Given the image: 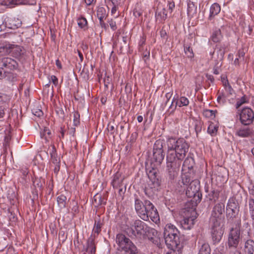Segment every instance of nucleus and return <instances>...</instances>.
I'll use <instances>...</instances> for the list:
<instances>
[{
	"mask_svg": "<svg viewBox=\"0 0 254 254\" xmlns=\"http://www.w3.org/2000/svg\"><path fill=\"white\" fill-rule=\"evenodd\" d=\"M77 52H78L79 57L80 58V61L81 62H82L83 60V56L82 53L80 51H79V50H77Z\"/></svg>",
	"mask_w": 254,
	"mask_h": 254,
	"instance_id": "69168bd1",
	"label": "nucleus"
},
{
	"mask_svg": "<svg viewBox=\"0 0 254 254\" xmlns=\"http://www.w3.org/2000/svg\"><path fill=\"white\" fill-rule=\"evenodd\" d=\"M244 251L246 254H254V241L251 239L245 243Z\"/></svg>",
	"mask_w": 254,
	"mask_h": 254,
	"instance_id": "5701e85b",
	"label": "nucleus"
},
{
	"mask_svg": "<svg viewBox=\"0 0 254 254\" xmlns=\"http://www.w3.org/2000/svg\"><path fill=\"white\" fill-rule=\"evenodd\" d=\"M218 126L217 124L211 123L207 128V132L211 136L215 135L217 132Z\"/></svg>",
	"mask_w": 254,
	"mask_h": 254,
	"instance_id": "2f4dec72",
	"label": "nucleus"
},
{
	"mask_svg": "<svg viewBox=\"0 0 254 254\" xmlns=\"http://www.w3.org/2000/svg\"><path fill=\"white\" fill-rule=\"evenodd\" d=\"M123 179L122 177L121 174L117 172L114 176L112 181V185L114 188H119L122 186Z\"/></svg>",
	"mask_w": 254,
	"mask_h": 254,
	"instance_id": "4be33fe9",
	"label": "nucleus"
},
{
	"mask_svg": "<svg viewBox=\"0 0 254 254\" xmlns=\"http://www.w3.org/2000/svg\"><path fill=\"white\" fill-rule=\"evenodd\" d=\"M216 111H213L211 110H205L203 112V115L207 118H210L213 119L215 117V113Z\"/></svg>",
	"mask_w": 254,
	"mask_h": 254,
	"instance_id": "58836bf2",
	"label": "nucleus"
},
{
	"mask_svg": "<svg viewBox=\"0 0 254 254\" xmlns=\"http://www.w3.org/2000/svg\"><path fill=\"white\" fill-rule=\"evenodd\" d=\"M114 5V6L112 7V9H111V13L112 14H115L117 10V4H113Z\"/></svg>",
	"mask_w": 254,
	"mask_h": 254,
	"instance_id": "052dcab7",
	"label": "nucleus"
},
{
	"mask_svg": "<svg viewBox=\"0 0 254 254\" xmlns=\"http://www.w3.org/2000/svg\"><path fill=\"white\" fill-rule=\"evenodd\" d=\"M5 108L4 105L0 106V118H3L5 115Z\"/></svg>",
	"mask_w": 254,
	"mask_h": 254,
	"instance_id": "603ef678",
	"label": "nucleus"
},
{
	"mask_svg": "<svg viewBox=\"0 0 254 254\" xmlns=\"http://www.w3.org/2000/svg\"><path fill=\"white\" fill-rule=\"evenodd\" d=\"M10 47L7 45L0 46V56L10 53L11 52Z\"/></svg>",
	"mask_w": 254,
	"mask_h": 254,
	"instance_id": "ea45409f",
	"label": "nucleus"
},
{
	"mask_svg": "<svg viewBox=\"0 0 254 254\" xmlns=\"http://www.w3.org/2000/svg\"><path fill=\"white\" fill-rule=\"evenodd\" d=\"M153 159H164L165 154L163 150V143L160 140H157L153 146Z\"/></svg>",
	"mask_w": 254,
	"mask_h": 254,
	"instance_id": "4468645a",
	"label": "nucleus"
},
{
	"mask_svg": "<svg viewBox=\"0 0 254 254\" xmlns=\"http://www.w3.org/2000/svg\"><path fill=\"white\" fill-rule=\"evenodd\" d=\"M150 56L149 52H147L145 54H143V58L144 59V62H146V59H148Z\"/></svg>",
	"mask_w": 254,
	"mask_h": 254,
	"instance_id": "0e129e2a",
	"label": "nucleus"
},
{
	"mask_svg": "<svg viewBox=\"0 0 254 254\" xmlns=\"http://www.w3.org/2000/svg\"><path fill=\"white\" fill-rule=\"evenodd\" d=\"M249 192L252 195H254V185L249 188Z\"/></svg>",
	"mask_w": 254,
	"mask_h": 254,
	"instance_id": "338daca9",
	"label": "nucleus"
},
{
	"mask_svg": "<svg viewBox=\"0 0 254 254\" xmlns=\"http://www.w3.org/2000/svg\"><path fill=\"white\" fill-rule=\"evenodd\" d=\"M218 94L217 102L220 104H224L226 101L227 96L226 94L223 91H218Z\"/></svg>",
	"mask_w": 254,
	"mask_h": 254,
	"instance_id": "f704fd0d",
	"label": "nucleus"
},
{
	"mask_svg": "<svg viewBox=\"0 0 254 254\" xmlns=\"http://www.w3.org/2000/svg\"><path fill=\"white\" fill-rule=\"evenodd\" d=\"M221 31L219 29L215 30L211 37V40L215 43L219 42L222 39Z\"/></svg>",
	"mask_w": 254,
	"mask_h": 254,
	"instance_id": "c756f323",
	"label": "nucleus"
},
{
	"mask_svg": "<svg viewBox=\"0 0 254 254\" xmlns=\"http://www.w3.org/2000/svg\"><path fill=\"white\" fill-rule=\"evenodd\" d=\"M77 24L81 28H83L87 26V21L85 18L81 17L77 19Z\"/></svg>",
	"mask_w": 254,
	"mask_h": 254,
	"instance_id": "37998d69",
	"label": "nucleus"
},
{
	"mask_svg": "<svg viewBox=\"0 0 254 254\" xmlns=\"http://www.w3.org/2000/svg\"><path fill=\"white\" fill-rule=\"evenodd\" d=\"M97 16L98 18H106L108 16V12H107L104 7H98L97 10Z\"/></svg>",
	"mask_w": 254,
	"mask_h": 254,
	"instance_id": "72a5a7b5",
	"label": "nucleus"
},
{
	"mask_svg": "<svg viewBox=\"0 0 254 254\" xmlns=\"http://www.w3.org/2000/svg\"><path fill=\"white\" fill-rule=\"evenodd\" d=\"M190 174L184 173L182 175V183L184 185L187 186L191 182Z\"/></svg>",
	"mask_w": 254,
	"mask_h": 254,
	"instance_id": "4c0bfd02",
	"label": "nucleus"
},
{
	"mask_svg": "<svg viewBox=\"0 0 254 254\" xmlns=\"http://www.w3.org/2000/svg\"><path fill=\"white\" fill-rule=\"evenodd\" d=\"M239 207L238 203L233 199H230L228 200L226 206V213L227 217L230 218L236 217L238 214Z\"/></svg>",
	"mask_w": 254,
	"mask_h": 254,
	"instance_id": "ddd939ff",
	"label": "nucleus"
},
{
	"mask_svg": "<svg viewBox=\"0 0 254 254\" xmlns=\"http://www.w3.org/2000/svg\"><path fill=\"white\" fill-rule=\"evenodd\" d=\"M107 129L109 132L112 134H113L115 132V127L113 126H110L109 124L108 126Z\"/></svg>",
	"mask_w": 254,
	"mask_h": 254,
	"instance_id": "13d9d810",
	"label": "nucleus"
},
{
	"mask_svg": "<svg viewBox=\"0 0 254 254\" xmlns=\"http://www.w3.org/2000/svg\"><path fill=\"white\" fill-rule=\"evenodd\" d=\"M93 236H91L88 239L87 242V250L86 251L89 252L90 254H95L96 252V246L94 243V239Z\"/></svg>",
	"mask_w": 254,
	"mask_h": 254,
	"instance_id": "393cba45",
	"label": "nucleus"
},
{
	"mask_svg": "<svg viewBox=\"0 0 254 254\" xmlns=\"http://www.w3.org/2000/svg\"><path fill=\"white\" fill-rule=\"evenodd\" d=\"M240 116L241 123L245 126L251 124L254 119V112L250 108H244L240 112H238Z\"/></svg>",
	"mask_w": 254,
	"mask_h": 254,
	"instance_id": "9d476101",
	"label": "nucleus"
},
{
	"mask_svg": "<svg viewBox=\"0 0 254 254\" xmlns=\"http://www.w3.org/2000/svg\"><path fill=\"white\" fill-rule=\"evenodd\" d=\"M180 232L175 226L167 224L164 231L165 242L168 248H176L180 244Z\"/></svg>",
	"mask_w": 254,
	"mask_h": 254,
	"instance_id": "20e7f679",
	"label": "nucleus"
},
{
	"mask_svg": "<svg viewBox=\"0 0 254 254\" xmlns=\"http://www.w3.org/2000/svg\"><path fill=\"white\" fill-rule=\"evenodd\" d=\"M10 47V51L15 55L16 56H20L23 54L22 48L18 46L8 45Z\"/></svg>",
	"mask_w": 254,
	"mask_h": 254,
	"instance_id": "7c9ffc66",
	"label": "nucleus"
},
{
	"mask_svg": "<svg viewBox=\"0 0 254 254\" xmlns=\"http://www.w3.org/2000/svg\"><path fill=\"white\" fill-rule=\"evenodd\" d=\"M108 22L109 23L111 28L113 31H115L117 29L116 22L113 19H111L110 20H109L108 21Z\"/></svg>",
	"mask_w": 254,
	"mask_h": 254,
	"instance_id": "09e8293b",
	"label": "nucleus"
},
{
	"mask_svg": "<svg viewBox=\"0 0 254 254\" xmlns=\"http://www.w3.org/2000/svg\"><path fill=\"white\" fill-rule=\"evenodd\" d=\"M196 6L192 1H189L188 3V14L189 15L193 16L196 13Z\"/></svg>",
	"mask_w": 254,
	"mask_h": 254,
	"instance_id": "cd10ccee",
	"label": "nucleus"
},
{
	"mask_svg": "<svg viewBox=\"0 0 254 254\" xmlns=\"http://www.w3.org/2000/svg\"><path fill=\"white\" fill-rule=\"evenodd\" d=\"M98 19L99 20V23H100V25L101 27L106 30H107L108 28V25L107 24H106L104 21V20L105 18H98Z\"/></svg>",
	"mask_w": 254,
	"mask_h": 254,
	"instance_id": "8fccbe9b",
	"label": "nucleus"
},
{
	"mask_svg": "<svg viewBox=\"0 0 254 254\" xmlns=\"http://www.w3.org/2000/svg\"><path fill=\"white\" fill-rule=\"evenodd\" d=\"M195 182H191L187 189L186 194L189 197H190L194 196L196 193L198 192L199 188L195 185Z\"/></svg>",
	"mask_w": 254,
	"mask_h": 254,
	"instance_id": "b1692460",
	"label": "nucleus"
},
{
	"mask_svg": "<svg viewBox=\"0 0 254 254\" xmlns=\"http://www.w3.org/2000/svg\"><path fill=\"white\" fill-rule=\"evenodd\" d=\"M174 102H176L175 108H176L177 105H178L179 107L186 106L189 104V101L188 98L184 96L180 97L179 100H175L174 99L172 102V104L170 106V108H171Z\"/></svg>",
	"mask_w": 254,
	"mask_h": 254,
	"instance_id": "a878e982",
	"label": "nucleus"
},
{
	"mask_svg": "<svg viewBox=\"0 0 254 254\" xmlns=\"http://www.w3.org/2000/svg\"><path fill=\"white\" fill-rule=\"evenodd\" d=\"M104 224L103 219H101L99 215L96 216L94 220V227L92 229V234L91 236H93L94 238L97 237L101 231V229L102 226L104 225Z\"/></svg>",
	"mask_w": 254,
	"mask_h": 254,
	"instance_id": "2eb2a0df",
	"label": "nucleus"
},
{
	"mask_svg": "<svg viewBox=\"0 0 254 254\" xmlns=\"http://www.w3.org/2000/svg\"><path fill=\"white\" fill-rule=\"evenodd\" d=\"M209 199L215 201L219 198V191L217 190H212L209 194Z\"/></svg>",
	"mask_w": 254,
	"mask_h": 254,
	"instance_id": "a19ab883",
	"label": "nucleus"
},
{
	"mask_svg": "<svg viewBox=\"0 0 254 254\" xmlns=\"http://www.w3.org/2000/svg\"><path fill=\"white\" fill-rule=\"evenodd\" d=\"M167 144L168 147H173L175 149L181 159L185 157L189 149L188 144L183 139L176 140L174 138H169L167 140Z\"/></svg>",
	"mask_w": 254,
	"mask_h": 254,
	"instance_id": "39448f33",
	"label": "nucleus"
},
{
	"mask_svg": "<svg viewBox=\"0 0 254 254\" xmlns=\"http://www.w3.org/2000/svg\"><path fill=\"white\" fill-rule=\"evenodd\" d=\"M161 160H146L145 162V168L148 176L153 184L159 185V181L157 178L158 167L161 165Z\"/></svg>",
	"mask_w": 254,
	"mask_h": 254,
	"instance_id": "423d86ee",
	"label": "nucleus"
},
{
	"mask_svg": "<svg viewBox=\"0 0 254 254\" xmlns=\"http://www.w3.org/2000/svg\"><path fill=\"white\" fill-rule=\"evenodd\" d=\"M57 199L58 204L61 208H64L65 207L66 203V197L65 195L61 194L58 196Z\"/></svg>",
	"mask_w": 254,
	"mask_h": 254,
	"instance_id": "473e14b6",
	"label": "nucleus"
},
{
	"mask_svg": "<svg viewBox=\"0 0 254 254\" xmlns=\"http://www.w3.org/2000/svg\"><path fill=\"white\" fill-rule=\"evenodd\" d=\"M73 123L74 125L75 126H78L79 124V118L80 115L78 112H74L73 113Z\"/></svg>",
	"mask_w": 254,
	"mask_h": 254,
	"instance_id": "49530a36",
	"label": "nucleus"
},
{
	"mask_svg": "<svg viewBox=\"0 0 254 254\" xmlns=\"http://www.w3.org/2000/svg\"><path fill=\"white\" fill-rule=\"evenodd\" d=\"M240 241V230L237 228H232L228 234L227 246L229 249H237Z\"/></svg>",
	"mask_w": 254,
	"mask_h": 254,
	"instance_id": "6e6552de",
	"label": "nucleus"
},
{
	"mask_svg": "<svg viewBox=\"0 0 254 254\" xmlns=\"http://www.w3.org/2000/svg\"><path fill=\"white\" fill-rule=\"evenodd\" d=\"M50 80L52 81L53 84L57 86L58 83V80L55 75H52L50 78Z\"/></svg>",
	"mask_w": 254,
	"mask_h": 254,
	"instance_id": "4d7b16f0",
	"label": "nucleus"
},
{
	"mask_svg": "<svg viewBox=\"0 0 254 254\" xmlns=\"http://www.w3.org/2000/svg\"><path fill=\"white\" fill-rule=\"evenodd\" d=\"M253 129L247 127H243L236 131V135L242 137H247L253 133Z\"/></svg>",
	"mask_w": 254,
	"mask_h": 254,
	"instance_id": "aec40b11",
	"label": "nucleus"
},
{
	"mask_svg": "<svg viewBox=\"0 0 254 254\" xmlns=\"http://www.w3.org/2000/svg\"><path fill=\"white\" fill-rule=\"evenodd\" d=\"M167 159H181L173 147H168L167 154Z\"/></svg>",
	"mask_w": 254,
	"mask_h": 254,
	"instance_id": "c85d7f7f",
	"label": "nucleus"
},
{
	"mask_svg": "<svg viewBox=\"0 0 254 254\" xmlns=\"http://www.w3.org/2000/svg\"><path fill=\"white\" fill-rule=\"evenodd\" d=\"M225 205L224 203L219 202L216 203L213 207L210 218V222H224V212Z\"/></svg>",
	"mask_w": 254,
	"mask_h": 254,
	"instance_id": "1a4fd4ad",
	"label": "nucleus"
},
{
	"mask_svg": "<svg viewBox=\"0 0 254 254\" xmlns=\"http://www.w3.org/2000/svg\"><path fill=\"white\" fill-rule=\"evenodd\" d=\"M51 155L52 158L54 159L56 157V150H55V147L54 146L53 147V150H52V152L51 153Z\"/></svg>",
	"mask_w": 254,
	"mask_h": 254,
	"instance_id": "680f3d73",
	"label": "nucleus"
},
{
	"mask_svg": "<svg viewBox=\"0 0 254 254\" xmlns=\"http://www.w3.org/2000/svg\"><path fill=\"white\" fill-rule=\"evenodd\" d=\"M155 16L157 19L165 20L167 17V11L161 4H159L156 12Z\"/></svg>",
	"mask_w": 254,
	"mask_h": 254,
	"instance_id": "a211bd4d",
	"label": "nucleus"
},
{
	"mask_svg": "<svg viewBox=\"0 0 254 254\" xmlns=\"http://www.w3.org/2000/svg\"><path fill=\"white\" fill-rule=\"evenodd\" d=\"M221 10L220 6L217 3H213L210 8V15L209 19H211L212 17L218 14Z\"/></svg>",
	"mask_w": 254,
	"mask_h": 254,
	"instance_id": "bb28decb",
	"label": "nucleus"
},
{
	"mask_svg": "<svg viewBox=\"0 0 254 254\" xmlns=\"http://www.w3.org/2000/svg\"><path fill=\"white\" fill-rule=\"evenodd\" d=\"M230 254H241V253L240 251H238L237 250L234 249V251H231L230 253Z\"/></svg>",
	"mask_w": 254,
	"mask_h": 254,
	"instance_id": "774afa93",
	"label": "nucleus"
},
{
	"mask_svg": "<svg viewBox=\"0 0 254 254\" xmlns=\"http://www.w3.org/2000/svg\"><path fill=\"white\" fill-rule=\"evenodd\" d=\"M29 3L27 0H0V5L8 6L12 4L18 5Z\"/></svg>",
	"mask_w": 254,
	"mask_h": 254,
	"instance_id": "412c9836",
	"label": "nucleus"
},
{
	"mask_svg": "<svg viewBox=\"0 0 254 254\" xmlns=\"http://www.w3.org/2000/svg\"><path fill=\"white\" fill-rule=\"evenodd\" d=\"M217 54L218 58L217 62H216L213 68V73L215 74H218L219 73V69L222 65L221 61L223 59L224 52L222 50H219L217 51Z\"/></svg>",
	"mask_w": 254,
	"mask_h": 254,
	"instance_id": "f3484780",
	"label": "nucleus"
},
{
	"mask_svg": "<svg viewBox=\"0 0 254 254\" xmlns=\"http://www.w3.org/2000/svg\"><path fill=\"white\" fill-rule=\"evenodd\" d=\"M134 206L137 213L143 220H148L149 217L155 223L159 220L158 211L150 201L145 200L142 202L140 199L136 198L135 200Z\"/></svg>",
	"mask_w": 254,
	"mask_h": 254,
	"instance_id": "f03ea898",
	"label": "nucleus"
},
{
	"mask_svg": "<svg viewBox=\"0 0 254 254\" xmlns=\"http://www.w3.org/2000/svg\"><path fill=\"white\" fill-rule=\"evenodd\" d=\"M168 6L169 9L170 10V12H171L173 8L175 7V3L174 2H169L168 3Z\"/></svg>",
	"mask_w": 254,
	"mask_h": 254,
	"instance_id": "bf43d9fd",
	"label": "nucleus"
},
{
	"mask_svg": "<svg viewBox=\"0 0 254 254\" xmlns=\"http://www.w3.org/2000/svg\"><path fill=\"white\" fill-rule=\"evenodd\" d=\"M224 232V222H210V234L213 243H218Z\"/></svg>",
	"mask_w": 254,
	"mask_h": 254,
	"instance_id": "0eeeda50",
	"label": "nucleus"
},
{
	"mask_svg": "<svg viewBox=\"0 0 254 254\" xmlns=\"http://www.w3.org/2000/svg\"><path fill=\"white\" fill-rule=\"evenodd\" d=\"M225 90L229 95H232L234 92V90L230 85L225 87Z\"/></svg>",
	"mask_w": 254,
	"mask_h": 254,
	"instance_id": "5fc2aeb1",
	"label": "nucleus"
},
{
	"mask_svg": "<svg viewBox=\"0 0 254 254\" xmlns=\"http://www.w3.org/2000/svg\"><path fill=\"white\" fill-rule=\"evenodd\" d=\"M33 114L38 117H40L43 115V112L40 109H36V111H33Z\"/></svg>",
	"mask_w": 254,
	"mask_h": 254,
	"instance_id": "6e6d98bb",
	"label": "nucleus"
},
{
	"mask_svg": "<svg viewBox=\"0 0 254 254\" xmlns=\"http://www.w3.org/2000/svg\"><path fill=\"white\" fill-rule=\"evenodd\" d=\"M126 232L129 237L139 238L148 237V239L158 247H161L160 239L157 236L156 230L148 226L143 221L136 220L127 226Z\"/></svg>",
	"mask_w": 254,
	"mask_h": 254,
	"instance_id": "f257e3e1",
	"label": "nucleus"
},
{
	"mask_svg": "<svg viewBox=\"0 0 254 254\" xmlns=\"http://www.w3.org/2000/svg\"><path fill=\"white\" fill-rule=\"evenodd\" d=\"M182 247V246H178L176 248H169L170 250L166 254H180Z\"/></svg>",
	"mask_w": 254,
	"mask_h": 254,
	"instance_id": "c03bdc74",
	"label": "nucleus"
},
{
	"mask_svg": "<svg viewBox=\"0 0 254 254\" xmlns=\"http://www.w3.org/2000/svg\"><path fill=\"white\" fill-rule=\"evenodd\" d=\"M184 51L186 56L190 58L193 57L192 49L190 47H185Z\"/></svg>",
	"mask_w": 254,
	"mask_h": 254,
	"instance_id": "a18cd8bd",
	"label": "nucleus"
},
{
	"mask_svg": "<svg viewBox=\"0 0 254 254\" xmlns=\"http://www.w3.org/2000/svg\"><path fill=\"white\" fill-rule=\"evenodd\" d=\"M98 19L99 20V23H100V25L101 27L106 30H107L108 28V25L107 24H106L104 21V20L105 18H98Z\"/></svg>",
	"mask_w": 254,
	"mask_h": 254,
	"instance_id": "3c124183",
	"label": "nucleus"
},
{
	"mask_svg": "<svg viewBox=\"0 0 254 254\" xmlns=\"http://www.w3.org/2000/svg\"><path fill=\"white\" fill-rule=\"evenodd\" d=\"M198 254H210V248L208 244H202Z\"/></svg>",
	"mask_w": 254,
	"mask_h": 254,
	"instance_id": "c9c22d12",
	"label": "nucleus"
},
{
	"mask_svg": "<svg viewBox=\"0 0 254 254\" xmlns=\"http://www.w3.org/2000/svg\"><path fill=\"white\" fill-rule=\"evenodd\" d=\"M51 134V131L47 127H44L43 130L41 132V134L43 135V136L46 135V134L50 135Z\"/></svg>",
	"mask_w": 254,
	"mask_h": 254,
	"instance_id": "864d4df0",
	"label": "nucleus"
},
{
	"mask_svg": "<svg viewBox=\"0 0 254 254\" xmlns=\"http://www.w3.org/2000/svg\"><path fill=\"white\" fill-rule=\"evenodd\" d=\"M222 82L224 88L230 85L229 81L227 79H224L223 80H222Z\"/></svg>",
	"mask_w": 254,
	"mask_h": 254,
	"instance_id": "e2e57ef3",
	"label": "nucleus"
},
{
	"mask_svg": "<svg viewBox=\"0 0 254 254\" xmlns=\"http://www.w3.org/2000/svg\"><path fill=\"white\" fill-rule=\"evenodd\" d=\"M116 242L118 246L117 254H136L138 249L135 245L125 235L119 234L116 236Z\"/></svg>",
	"mask_w": 254,
	"mask_h": 254,
	"instance_id": "7ed1b4c3",
	"label": "nucleus"
},
{
	"mask_svg": "<svg viewBox=\"0 0 254 254\" xmlns=\"http://www.w3.org/2000/svg\"><path fill=\"white\" fill-rule=\"evenodd\" d=\"M18 64L16 60L10 57L0 58V68L13 70L17 69Z\"/></svg>",
	"mask_w": 254,
	"mask_h": 254,
	"instance_id": "f8f14e48",
	"label": "nucleus"
},
{
	"mask_svg": "<svg viewBox=\"0 0 254 254\" xmlns=\"http://www.w3.org/2000/svg\"><path fill=\"white\" fill-rule=\"evenodd\" d=\"M249 206L251 217L254 221V199H249Z\"/></svg>",
	"mask_w": 254,
	"mask_h": 254,
	"instance_id": "79ce46f5",
	"label": "nucleus"
},
{
	"mask_svg": "<svg viewBox=\"0 0 254 254\" xmlns=\"http://www.w3.org/2000/svg\"><path fill=\"white\" fill-rule=\"evenodd\" d=\"M193 161H194V160H191V161L192 163L190 165H189V164L190 162V160H185L184 164H183V167L184 168L188 167V168L189 170L191 169L193 167Z\"/></svg>",
	"mask_w": 254,
	"mask_h": 254,
	"instance_id": "de8ad7c7",
	"label": "nucleus"
},
{
	"mask_svg": "<svg viewBox=\"0 0 254 254\" xmlns=\"http://www.w3.org/2000/svg\"><path fill=\"white\" fill-rule=\"evenodd\" d=\"M249 102V99L246 95H244L240 99L237 100L235 107L237 109L239 108L243 104L247 103Z\"/></svg>",
	"mask_w": 254,
	"mask_h": 254,
	"instance_id": "e433bc0d",
	"label": "nucleus"
},
{
	"mask_svg": "<svg viewBox=\"0 0 254 254\" xmlns=\"http://www.w3.org/2000/svg\"><path fill=\"white\" fill-rule=\"evenodd\" d=\"M21 24L22 22L18 18L11 17H6L2 21V24L0 25V28L1 30L4 27L15 29L21 26Z\"/></svg>",
	"mask_w": 254,
	"mask_h": 254,
	"instance_id": "9b49d317",
	"label": "nucleus"
},
{
	"mask_svg": "<svg viewBox=\"0 0 254 254\" xmlns=\"http://www.w3.org/2000/svg\"><path fill=\"white\" fill-rule=\"evenodd\" d=\"M167 166L170 175V178H172L177 175V167L176 166V163L175 162L174 160H167Z\"/></svg>",
	"mask_w": 254,
	"mask_h": 254,
	"instance_id": "6ab92c4d",
	"label": "nucleus"
},
{
	"mask_svg": "<svg viewBox=\"0 0 254 254\" xmlns=\"http://www.w3.org/2000/svg\"><path fill=\"white\" fill-rule=\"evenodd\" d=\"M195 212L192 211L190 216L185 217L181 222V225L184 229L190 230L193 226L196 217L193 216Z\"/></svg>",
	"mask_w": 254,
	"mask_h": 254,
	"instance_id": "dca6fc26",
	"label": "nucleus"
}]
</instances>
